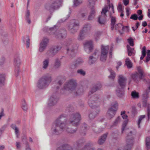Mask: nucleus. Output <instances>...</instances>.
Listing matches in <instances>:
<instances>
[{"instance_id": "obj_1", "label": "nucleus", "mask_w": 150, "mask_h": 150, "mask_svg": "<svg viewBox=\"0 0 150 150\" xmlns=\"http://www.w3.org/2000/svg\"><path fill=\"white\" fill-rule=\"evenodd\" d=\"M66 116L65 114H62L54 121L51 129L53 134L57 135L63 132L65 126V122L63 119L65 118Z\"/></svg>"}, {"instance_id": "obj_2", "label": "nucleus", "mask_w": 150, "mask_h": 150, "mask_svg": "<svg viewBox=\"0 0 150 150\" xmlns=\"http://www.w3.org/2000/svg\"><path fill=\"white\" fill-rule=\"evenodd\" d=\"M81 116L79 112L73 113L70 116L68 120V124H65L64 130L65 129L68 133L72 134L75 133L77 129L71 128L69 124H71L74 126H77L79 124L80 120H81Z\"/></svg>"}, {"instance_id": "obj_3", "label": "nucleus", "mask_w": 150, "mask_h": 150, "mask_svg": "<svg viewBox=\"0 0 150 150\" xmlns=\"http://www.w3.org/2000/svg\"><path fill=\"white\" fill-rule=\"evenodd\" d=\"M52 81V76L47 74L40 78L37 83V86L39 89H43L48 87Z\"/></svg>"}, {"instance_id": "obj_4", "label": "nucleus", "mask_w": 150, "mask_h": 150, "mask_svg": "<svg viewBox=\"0 0 150 150\" xmlns=\"http://www.w3.org/2000/svg\"><path fill=\"white\" fill-rule=\"evenodd\" d=\"M135 134V130L130 131L127 134L126 139V144L124 149H119L117 150H131L135 142L134 136Z\"/></svg>"}, {"instance_id": "obj_5", "label": "nucleus", "mask_w": 150, "mask_h": 150, "mask_svg": "<svg viewBox=\"0 0 150 150\" xmlns=\"http://www.w3.org/2000/svg\"><path fill=\"white\" fill-rule=\"evenodd\" d=\"M51 31V33L54 35V37L57 39L62 40L65 38L67 35V31L65 28L60 29L56 30L55 28H50Z\"/></svg>"}, {"instance_id": "obj_6", "label": "nucleus", "mask_w": 150, "mask_h": 150, "mask_svg": "<svg viewBox=\"0 0 150 150\" xmlns=\"http://www.w3.org/2000/svg\"><path fill=\"white\" fill-rule=\"evenodd\" d=\"M63 0H55L53 1L51 4H46L45 6V9L50 12L58 9L62 6Z\"/></svg>"}, {"instance_id": "obj_7", "label": "nucleus", "mask_w": 150, "mask_h": 150, "mask_svg": "<svg viewBox=\"0 0 150 150\" xmlns=\"http://www.w3.org/2000/svg\"><path fill=\"white\" fill-rule=\"evenodd\" d=\"M79 26V22L76 20H73L67 25L68 30L70 33L74 34L77 32Z\"/></svg>"}, {"instance_id": "obj_8", "label": "nucleus", "mask_w": 150, "mask_h": 150, "mask_svg": "<svg viewBox=\"0 0 150 150\" xmlns=\"http://www.w3.org/2000/svg\"><path fill=\"white\" fill-rule=\"evenodd\" d=\"M77 86V83L76 81L71 79L64 84V90H67L72 93L75 90Z\"/></svg>"}, {"instance_id": "obj_9", "label": "nucleus", "mask_w": 150, "mask_h": 150, "mask_svg": "<svg viewBox=\"0 0 150 150\" xmlns=\"http://www.w3.org/2000/svg\"><path fill=\"white\" fill-rule=\"evenodd\" d=\"M21 62L19 54H16L14 56V63L15 66V74L17 77L19 75L20 72V66L21 64Z\"/></svg>"}, {"instance_id": "obj_10", "label": "nucleus", "mask_w": 150, "mask_h": 150, "mask_svg": "<svg viewBox=\"0 0 150 150\" xmlns=\"http://www.w3.org/2000/svg\"><path fill=\"white\" fill-rule=\"evenodd\" d=\"M109 49V45H101V53L100 56V60L101 61H105L106 60Z\"/></svg>"}, {"instance_id": "obj_11", "label": "nucleus", "mask_w": 150, "mask_h": 150, "mask_svg": "<svg viewBox=\"0 0 150 150\" xmlns=\"http://www.w3.org/2000/svg\"><path fill=\"white\" fill-rule=\"evenodd\" d=\"M61 47L58 45L52 46L47 50L46 53V55L49 57H53L61 49Z\"/></svg>"}, {"instance_id": "obj_12", "label": "nucleus", "mask_w": 150, "mask_h": 150, "mask_svg": "<svg viewBox=\"0 0 150 150\" xmlns=\"http://www.w3.org/2000/svg\"><path fill=\"white\" fill-rule=\"evenodd\" d=\"M108 11V7L105 6L103 8L101 13V15L98 18V21L101 24H104L106 21V18L107 17L106 13Z\"/></svg>"}, {"instance_id": "obj_13", "label": "nucleus", "mask_w": 150, "mask_h": 150, "mask_svg": "<svg viewBox=\"0 0 150 150\" xmlns=\"http://www.w3.org/2000/svg\"><path fill=\"white\" fill-rule=\"evenodd\" d=\"M99 102V98L96 95H94L89 97L88 104L92 108H99L98 105H96V103Z\"/></svg>"}, {"instance_id": "obj_14", "label": "nucleus", "mask_w": 150, "mask_h": 150, "mask_svg": "<svg viewBox=\"0 0 150 150\" xmlns=\"http://www.w3.org/2000/svg\"><path fill=\"white\" fill-rule=\"evenodd\" d=\"M78 45L77 44H72L70 46L67 47V52L72 57H74L77 53Z\"/></svg>"}, {"instance_id": "obj_15", "label": "nucleus", "mask_w": 150, "mask_h": 150, "mask_svg": "<svg viewBox=\"0 0 150 150\" xmlns=\"http://www.w3.org/2000/svg\"><path fill=\"white\" fill-rule=\"evenodd\" d=\"M137 69L139 73L136 72L132 75V79L135 81L142 79V77L143 76L144 72L141 67L140 66L138 67Z\"/></svg>"}, {"instance_id": "obj_16", "label": "nucleus", "mask_w": 150, "mask_h": 150, "mask_svg": "<svg viewBox=\"0 0 150 150\" xmlns=\"http://www.w3.org/2000/svg\"><path fill=\"white\" fill-rule=\"evenodd\" d=\"M85 51L89 54L92 52L93 49V42L91 40L87 41L83 44Z\"/></svg>"}, {"instance_id": "obj_17", "label": "nucleus", "mask_w": 150, "mask_h": 150, "mask_svg": "<svg viewBox=\"0 0 150 150\" xmlns=\"http://www.w3.org/2000/svg\"><path fill=\"white\" fill-rule=\"evenodd\" d=\"M127 79L124 76L120 75L119 77L118 83L119 86L118 87H121L122 88H124L126 83Z\"/></svg>"}, {"instance_id": "obj_18", "label": "nucleus", "mask_w": 150, "mask_h": 150, "mask_svg": "<svg viewBox=\"0 0 150 150\" xmlns=\"http://www.w3.org/2000/svg\"><path fill=\"white\" fill-rule=\"evenodd\" d=\"M102 86L100 83H98L94 85L91 88L88 93V97L96 91L100 90L102 88Z\"/></svg>"}, {"instance_id": "obj_19", "label": "nucleus", "mask_w": 150, "mask_h": 150, "mask_svg": "<svg viewBox=\"0 0 150 150\" xmlns=\"http://www.w3.org/2000/svg\"><path fill=\"white\" fill-rule=\"evenodd\" d=\"M84 62V60L81 58H78L75 61L74 63L70 66L71 68L74 69L81 65Z\"/></svg>"}, {"instance_id": "obj_20", "label": "nucleus", "mask_w": 150, "mask_h": 150, "mask_svg": "<svg viewBox=\"0 0 150 150\" xmlns=\"http://www.w3.org/2000/svg\"><path fill=\"white\" fill-rule=\"evenodd\" d=\"M58 99L56 96L52 95L50 98L48 103V105L51 106L54 105L57 103Z\"/></svg>"}, {"instance_id": "obj_21", "label": "nucleus", "mask_w": 150, "mask_h": 150, "mask_svg": "<svg viewBox=\"0 0 150 150\" xmlns=\"http://www.w3.org/2000/svg\"><path fill=\"white\" fill-rule=\"evenodd\" d=\"M124 88L120 87H118L117 89L116 90V93L117 96L120 98L122 97L124 95Z\"/></svg>"}, {"instance_id": "obj_22", "label": "nucleus", "mask_w": 150, "mask_h": 150, "mask_svg": "<svg viewBox=\"0 0 150 150\" xmlns=\"http://www.w3.org/2000/svg\"><path fill=\"white\" fill-rule=\"evenodd\" d=\"M116 111L115 110H113V108H110L108 111L107 116L109 119L112 118L115 115Z\"/></svg>"}, {"instance_id": "obj_23", "label": "nucleus", "mask_w": 150, "mask_h": 150, "mask_svg": "<svg viewBox=\"0 0 150 150\" xmlns=\"http://www.w3.org/2000/svg\"><path fill=\"white\" fill-rule=\"evenodd\" d=\"M93 109H95L96 111L94 110L92 112L89 114V117L91 119H94L99 112V108L97 107V108H93Z\"/></svg>"}, {"instance_id": "obj_24", "label": "nucleus", "mask_w": 150, "mask_h": 150, "mask_svg": "<svg viewBox=\"0 0 150 150\" xmlns=\"http://www.w3.org/2000/svg\"><path fill=\"white\" fill-rule=\"evenodd\" d=\"M84 92V90L82 87L81 86L79 87H76L75 90L73 91L72 93H74V94L77 96L79 95L82 94Z\"/></svg>"}, {"instance_id": "obj_25", "label": "nucleus", "mask_w": 150, "mask_h": 150, "mask_svg": "<svg viewBox=\"0 0 150 150\" xmlns=\"http://www.w3.org/2000/svg\"><path fill=\"white\" fill-rule=\"evenodd\" d=\"M143 106L147 108V113L148 117V120H149L150 118V105L148 104L146 102V100H144L143 101Z\"/></svg>"}, {"instance_id": "obj_26", "label": "nucleus", "mask_w": 150, "mask_h": 150, "mask_svg": "<svg viewBox=\"0 0 150 150\" xmlns=\"http://www.w3.org/2000/svg\"><path fill=\"white\" fill-rule=\"evenodd\" d=\"M108 133L106 132L103 134L99 139L98 141V143L101 145L103 144L105 141L106 137L107 136Z\"/></svg>"}, {"instance_id": "obj_27", "label": "nucleus", "mask_w": 150, "mask_h": 150, "mask_svg": "<svg viewBox=\"0 0 150 150\" xmlns=\"http://www.w3.org/2000/svg\"><path fill=\"white\" fill-rule=\"evenodd\" d=\"M61 61L58 58L56 59L53 64L54 68L55 69H58L61 67Z\"/></svg>"}, {"instance_id": "obj_28", "label": "nucleus", "mask_w": 150, "mask_h": 150, "mask_svg": "<svg viewBox=\"0 0 150 150\" xmlns=\"http://www.w3.org/2000/svg\"><path fill=\"white\" fill-rule=\"evenodd\" d=\"M50 62V59L47 58L45 59L42 62V68L44 69H46L48 67Z\"/></svg>"}, {"instance_id": "obj_29", "label": "nucleus", "mask_w": 150, "mask_h": 150, "mask_svg": "<svg viewBox=\"0 0 150 150\" xmlns=\"http://www.w3.org/2000/svg\"><path fill=\"white\" fill-rule=\"evenodd\" d=\"M97 58V57L90 56L88 58V64L90 65L93 64L96 61Z\"/></svg>"}, {"instance_id": "obj_30", "label": "nucleus", "mask_w": 150, "mask_h": 150, "mask_svg": "<svg viewBox=\"0 0 150 150\" xmlns=\"http://www.w3.org/2000/svg\"><path fill=\"white\" fill-rule=\"evenodd\" d=\"M57 150H72V149L69 145L65 144L58 148Z\"/></svg>"}, {"instance_id": "obj_31", "label": "nucleus", "mask_w": 150, "mask_h": 150, "mask_svg": "<svg viewBox=\"0 0 150 150\" xmlns=\"http://www.w3.org/2000/svg\"><path fill=\"white\" fill-rule=\"evenodd\" d=\"M95 10L94 8H92L91 9L90 15L88 16V20H91L93 19L95 17Z\"/></svg>"}, {"instance_id": "obj_32", "label": "nucleus", "mask_w": 150, "mask_h": 150, "mask_svg": "<svg viewBox=\"0 0 150 150\" xmlns=\"http://www.w3.org/2000/svg\"><path fill=\"white\" fill-rule=\"evenodd\" d=\"M86 33L81 30V31L77 37V39L79 40H83L85 37V35Z\"/></svg>"}, {"instance_id": "obj_33", "label": "nucleus", "mask_w": 150, "mask_h": 150, "mask_svg": "<svg viewBox=\"0 0 150 150\" xmlns=\"http://www.w3.org/2000/svg\"><path fill=\"white\" fill-rule=\"evenodd\" d=\"M92 129L96 133H99L102 131L103 129V128H102L98 129L94 124L92 125Z\"/></svg>"}, {"instance_id": "obj_34", "label": "nucleus", "mask_w": 150, "mask_h": 150, "mask_svg": "<svg viewBox=\"0 0 150 150\" xmlns=\"http://www.w3.org/2000/svg\"><path fill=\"white\" fill-rule=\"evenodd\" d=\"M111 20V30H113L114 28L115 24L116 22V18L115 17L110 16Z\"/></svg>"}, {"instance_id": "obj_35", "label": "nucleus", "mask_w": 150, "mask_h": 150, "mask_svg": "<svg viewBox=\"0 0 150 150\" xmlns=\"http://www.w3.org/2000/svg\"><path fill=\"white\" fill-rule=\"evenodd\" d=\"M127 52H128V55L129 56H131L133 54H134V48H132L128 45H127Z\"/></svg>"}, {"instance_id": "obj_36", "label": "nucleus", "mask_w": 150, "mask_h": 150, "mask_svg": "<svg viewBox=\"0 0 150 150\" xmlns=\"http://www.w3.org/2000/svg\"><path fill=\"white\" fill-rule=\"evenodd\" d=\"M83 2L81 0H74L73 1V5L74 7H76L81 4Z\"/></svg>"}, {"instance_id": "obj_37", "label": "nucleus", "mask_w": 150, "mask_h": 150, "mask_svg": "<svg viewBox=\"0 0 150 150\" xmlns=\"http://www.w3.org/2000/svg\"><path fill=\"white\" fill-rule=\"evenodd\" d=\"M91 28L90 25L89 24H87L84 26L82 30L86 33V32L90 30Z\"/></svg>"}, {"instance_id": "obj_38", "label": "nucleus", "mask_w": 150, "mask_h": 150, "mask_svg": "<svg viewBox=\"0 0 150 150\" xmlns=\"http://www.w3.org/2000/svg\"><path fill=\"white\" fill-rule=\"evenodd\" d=\"M126 64L128 68L132 67V64L129 58H127L125 61Z\"/></svg>"}, {"instance_id": "obj_39", "label": "nucleus", "mask_w": 150, "mask_h": 150, "mask_svg": "<svg viewBox=\"0 0 150 150\" xmlns=\"http://www.w3.org/2000/svg\"><path fill=\"white\" fill-rule=\"evenodd\" d=\"M4 75L2 74H0V86H2L4 85Z\"/></svg>"}, {"instance_id": "obj_40", "label": "nucleus", "mask_w": 150, "mask_h": 150, "mask_svg": "<svg viewBox=\"0 0 150 150\" xmlns=\"http://www.w3.org/2000/svg\"><path fill=\"white\" fill-rule=\"evenodd\" d=\"M146 143L147 150H150V137L146 138Z\"/></svg>"}, {"instance_id": "obj_41", "label": "nucleus", "mask_w": 150, "mask_h": 150, "mask_svg": "<svg viewBox=\"0 0 150 150\" xmlns=\"http://www.w3.org/2000/svg\"><path fill=\"white\" fill-rule=\"evenodd\" d=\"M131 95L133 98H138L139 97V93L135 91H132Z\"/></svg>"}, {"instance_id": "obj_42", "label": "nucleus", "mask_w": 150, "mask_h": 150, "mask_svg": "<svg viewBox=\"0 0 150 150\" xmlns=\"http://www.w3.org/2000/svg\"><path fill=\"white\" fill-rule=\"evenodd\" d=\"M122 25L121 23H118L116 24L114 26V28L116 30H118L119 32H120V30H122Z\"/></svg>"}, {"instance_id": "obj_43", "label": "nucleus", "mask_w": 150, "mask_h": 150, "mask_svg": "<svg viewBox=\"0 0 150 150\" xmlns=\"http://www.w3.org/2000/svg\"><path fill=\"white\" fill-rule=\"evenodd\" d=\"M101 33L100 32H97L95 33L94 37L96 41H97L99 39Z\"/></svg>"}, {"instance_id": "obj_44", "label": "nucleus", "mask_w": 150, "mask_h": 150, "mask_svg": "<svg viewBox=\"0 0 150 150\" xmlns=\"http://www.w3.org/2000/svg\"><path fill=\"white\" fill-rule=\"evenodd\" d=\"M22 108L23 110L25 111L26 110L28 109L27 105L24 100H23L22 101Z\"/></svg>"}, {"instance_id": "obj_45", "label": "nucleus", "mask_w": 150, "mask_h": 150, "mask_svg": "<svg viewBox=\"0 0 150 150\" xmlns=\"http://www.w3.org/2000/svg\"><path fill=\"white\" fill-rule=\"evenodd\" d=\"M108 70L110 73V75L109 77L113 79L115 77V72L112 70L111 68H109Z\"/></svg>"}, {"instance_id": "obj_46", "label": "nucleus", "mask_w": 150, "mask_h": 150, "mask_svg": "<svg viewBox=\"0 0 150 150\" xmlns=\"http://www.w3.org/2000/svg\"><path fill=\"white\" fill-rule=\"evenodd\" d=\"M72 42V40L71 39H68L65 42V45L67 47L71 46Z\"/></svg>"}, {"instance_id": "obj_47", "label": "nucleus", "mask_w": 150, "mask_h": 150, "mask_svg": "<svg viewBox=\"0 0 150 150\" xmlns=\"http://www.w3.org/2000/svg\"><path fill=\"white\" fill-rule=\"evenodd\" d=\"M88 5L91 7V9L93 8V6L95 4V1L94 0H88Z\"/></svg>"}, {"instance_id": "obj_48", "label": "nucleus", "mask_w": 150, "mask_h": 150, "mask_svg": "<svg viewBox=\"0 0 150 150\" xmlns=\"http://www.w3.org/2000/svg\"><path fill=\"white\" fill-rule=\"evenodd\" d=\"M77 73L81 75L84 76L86 74V72L82 69H79L77 70Z\"/></svg>"}, {"instance_id": "obj_49", "label": "nucleus", "mask_w": 150, "mask_h": 150, "mask_svg": "<svg viewBox=\"0 0 150 150\" xmlns=\"http://www.w3.org/2000/svg\"><path fill=\"white\" fill-rule=\"evenodd\" d=\"M117 9L119 12H123V8L121 3H119L117 7Z\"/></svg>"}, {"instance_id": "obj_50", "label": "nucleus", "mask_w": 150, "mask_h": 150, "mask_svg": "<svg viewBox=\"0 0 150 150\" xmlns=\"http://www.w3.org/2000/svg\"><path fill=\"white\" fill-rule=\"evenodd\" d=\"M120 122V116H118L115 120L113 124V125L114 126H116L118 123H119Z\"/></svg>"}, {"instance_id": "obj_51", "label": "nucleus", "mask_w": 150, "mask_h": 150, "mask_svg": "<svg viewBox=\"0 0 150 150\" xmlns=\"http://www.w3.org/2000/svg\"><path fill=\"white\" fill-rule=\"evenodd\" d=\"M81 150H95L92 148H90L89 145L87 146L86 145L85 146L84 148ZM97 150H103L101 149H98Z\"/></svg>"}, {"instance_id": "obj_52", "label": "nucleus", "mask_w": 150, "mask_h": 150, "mask_svg": "<svg viewBox=\"0 0 150 150\" xmlns=\"http://www.w3.org/2000/svg\"><path fill=\"white\" fill-rule=\"evenodd\" d=\"M25 41H26V47L27 48H28L30 47V40L28 36H27L26 37Z\"/></svg>"}, {"instance_id": "obj_53", "label": "nucleus", "mask_w": 150, "mask_h": 150, "mask_svg": "<svg viewBox=\"0 0 150 150\" xmlns=\"http://www.w3.org/2000/svg\"><path fill=\"white\" fill-rule=\"evenodd\" d=\"M145 117V115H141L139 117V119L138 122V127L139 128L140 127V124L141 123V121Z\"/></svg>"}, {"instance_id": "obj_54", "label": "nucleus", "mask_w": 150, "mask_h": 150, "mask_svg": "<svg viewBox=\"0 0 150 150\" xmlns=\"http://www.w3.org/2000/svg\"><path fill=\"white\" fill-rule=\"evenodd\" d=\"M49 42V40L47 38H44L40 43H41L45 44L47 46V44Z\"/></svg>"}, {"instance_id": "obj_55", "label": "nucleus", "mask_w": 150, "mask_h": 150, "mask_svg": "<svg viewBox=\"0 0 150 150\" xmlns=\"http://www.w3.org/2000/svg\"><path fill=\"white\" fill-rule=\"evenodd\" d=\"M118 105V104L117 102H115L113 104H112V106L111 108H113V110H115L117 111Z\"/></svg>"}, {"instance_id": "obj_56", "label": "nucleus", "mask_w": 150, "mask_h": 150, "mask_svg": "<svg viewBox=\"0 0 150 150\" xmlns=\"http://www.w3.org/2000/svg\"><path fill=\"white\" fill-rule=\"evenodd\" d=\"M127 41L130 46H134V42L133 39L131 37H130L129 39H127Z\"/></svg>"}, {"instance_id": "obj_57", "label": "nucleus", "mask_w": 150, "mask_h": 150, "mask_svg": "<svg viewBox=\"0 0 150 150\" xmlns=\"http://www.w3.org/2000/svg\"><path fill=\"white\" fill-rule=\"evenodd\" d=\"M128 121L127 120H126L124 122L122 125V132L124 131V130H125V128L127 124V123Z\"/></svg>"}, {"instance_id": "obj_58", "label": "nucleus", "mask_w": 150, "mask_h": 150, "mask_svg": "<svg viewBox=\"0 0 150 150\" xmlns=\"http://www.w3.org/2000/svg\"><path fill=\"white\" fill-rule=\"evenodd\" d=\"M130 18L131 19L134 20H137L138 18V17L137 16V15L136 14H134L131 15V16H130Z\"/></svg>"}, {"instance_id": "obj_59", "label": "nucleus", "mask_w": 150, "mask_h": 150, "mask_svg": "<svg viewBox=\"0 0 150 150\" xmlns=\"http://www.w3.org/2000/svg\"><path fill=\"white\" fill-rule=\"evenodd\" d=\"M146 47L144 46L142 49V54L144 57H145L146 55Z\"/></svg>"}, {"instance_id": "obj_60", "label": "nucleus", "mask_w": 150, "mask_h": 150, "mask_svg": "<svg viewBox=\"0 0 150 150\" xmlns=\"http://www.w3.org/2000/svg\"><path fill=\"white\" fill-rule=\"evenodd\" d=\"M5 59L4 57H2L0 59V65H2L5 62Z\"/></svg>"}, {"instance_id": "obj_61", "label": "nucleus", "mask_w": 150, "mask_h": 150, "mask_svg": "<svg viewBox=\"0 0 150 150\" xmlns=\"http://www.w3.org/2000/svg\"><path fill=\"white\" fill-rule=\"evenodd\" d=\"M125 111L121 112V115L123 119H127V115L125 114Z\"/></svg>"}, {"instance_id": "obj_62", "label": "nucleus", "mask_w": 150, "mask_h": 150, "mask_svg": "<svg viewBox=\"0 0 150 150\" xmlns=\"http://www.w3.org/2000/svg\"><path fill=\"white\" fill-rule=\"evenodd\" d=\"M22 140L24 143L27 144V146L28 145V142L27 141V137L25 136H24L22 138Z\"/></svg>"}, {"instance_id": "obj_63", "label": "nucleus", "mask_w": 150, "mask_h": 150, "mask_svg": "<svg viewBox=\"0 0 150 150\" xmlns=\"http://www.w3.org/2000/svg\"><path fill=\"white\" fill-rule=\"evenodd\" d=\"M14 130H15V133L16 135V137H17V138H18L19 136V129L17 127V128H16V129H14Z\"/></svg>"}, {"instance_id": "obj_64", "label": "nucleus", "mask_w": 150, "mask_h": 150, "mask_svg": "<svg viewBox=\"0 0 150 150\" xmlns=\"http://www.w3.org/2000/svg\"><path fill=\"white\" fill-rule=\"evenodd\" d=\"M25 16V18H30V10L28 9V8H27V11Z\"/></svg>"}]
</instances>
